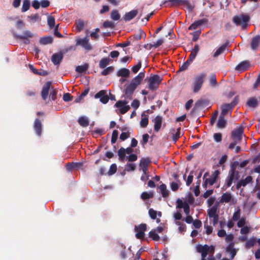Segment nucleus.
<instances>
[{
	"label": "nucleus",
	"instance_id": "f257e3e1",
	"mask_svg": "<svg viewBox=\"0 0 260 260\" xmlns=\"http://www.w3.org/2000/svg\"><path fill=\"white\" fill-rule=\"evenodd\" d=\"M206 76V73H201L196 75L192 82V89L194 93L198 92L201 89Z\"/></svg>",
	"mask_w": 260,
	"mask_h": 260
},
{
	"label": "nucleus",
	"instance_id": "f03ea898",
	"mask_svg": "<svg viewBox=\"0 0 260 260\" xmlns=\"http://www.w3.org/2000/svg\"><path fill=\"white\" fill-rule=\"evenodd\" d=\"M250 20V17L248 14H242L236 15L233 18V22L236 25L241 26L243 29L247 27V23Z\"/></svg>",
	"mask_w": 260,
	"mask_h": 260
},
{
	"label": "nucleus",
	"instance_id": "7ed1b4c3",
	"mask_svg": "<svg viewBox=\"0 0 260 260\" xmlns=\"http://www.w3.org/2000/svg\"><path fill=\"white\" fill-rule=\"evenodd\" d=\"M138 85H139L134 82L133 80L131 81L130 84L127 86L124 90V97L125 99L128 100L132 99L133 93Z\"/></svg>",
	"mask_w": 260,
	"mask_h": 260
},
{
	"label": "nucleus",
	"instance_id": "20e7f679",
	"mask_svg": "<svg viewBox=\"0 0 260 260\" xmlns=\"http://www.w3.org/2000/svg\"><path fill=\"white\" fill-rule=\"evenodd\" d=\"M168 3L171 4V6L183 5L186 7L189 10L191 11L193 9V7L187 0H169ZM167 3V1L164 2V5Z\"/></svg>",
	"mask_w": 260,
	"mask_h": 260
},
{
	"label": "nucleus",
	"instance_id": "39448f33",
	"mask_svg": "<svg viewBox=\"0 0 260 260\" xmlns=\"http://www.w3.org/2000/svg\"><path fill=\"white\" fill-rule=\"evenodd\" d=\"M89 41V39L87 36L84 38H78L76 40V46H81L87 51L91 50L92 47Z\"/></svg>",
	"mask_w": 260,
	"mask_h": 260
},
{
	"label": "nucleus",
	"instance_id": "423d86ee",
	"mask_svg": "<svg viewBox=\"0 0 260 260\" xmlns=\"http://www.w3.org/2000/svg\"><path fill=\"white\" fill-rule=\"evenodd\" d=\"M159 78V76L157 75H154L150 77L149 79L148 88L152 90L156 89L160 83L161 80Z\"/></svg>",
	"mask_w": 260,
	"mask_h": 260
},
{
	"label": "nucleus",
	"instance_id": "0eeeda50",
	"mask_svg": "<svg viewBox=\"0 0 260 260\" xmlns=\"http://www.w3.org/2000/svg\"><path fill=\"white\" fill-rule=\"evenodd\" d=\"M127 103L128 102L125 100H120L115 103L114 106L119 108V111L120 114H124L130 109V106L127 105Z\"/></svg>",
	"mask_w": 260,
	"mask_h": 260
},
{
	"label": "nucleus",
	"instance_id": "6e6552de",
	"mask_svg": "<svg viewBox=\"0 0 260 260\" xmlns=\"http://www.w3.org/2000/svg\"><path fill=\"white\" fill-rule=\"evenodd\" d=\"M239 172L235 170V169L232 168L230 172L229 176L226 178L225 185L226 188L229 187L231 186L233 180L236 178L238 179Z\"/></svg>",
	"mask_w": 260,
	"mask_h": 260
},
{
	"label": "nucleus",
	"instance_id": "1a4fd4ad",
	"mask_svg": "<svg viewBox=\"0 0 260 260\" xmlns=\"http://www.w3.org/2000/svg\"><path fill=\"white\" fill-rule=\"evenodd\" d=\"M146 228L147 225L145 223H141L138 226L136 225L135 227V230L136 232V237L139 239L143 238Z\"/></svg>",
	"mask_w": 260,
	"mask_h": 260
},
{
	"label": "nucleus",
	"instance_id": "9d476101",
	"mask_svg": "<svg viewBox=\"0 0 260 260\" xmlns=\"http://www.w3.org/2000/svg\"><path fill=\"white\" fill-rule=\"evenodd\" d=\"M94 97L96 99L99 98L100 102L104 104H107L109 100V98L107 94V91L105 90H102L96 93Z\"/></svg>",
	"mask_w": 260,
	"mask_h": 260
},
{
	"label": "nucleus",
	"instance_id": "9b49d317",
	"mask_svg": "<svg viewBox=\"0 0 260 260\" xmlns=\"http://www.w3.org/2000/svg\"><path fill=\"white\" fill-rule=\"evenodd\" d=\"M243 133V127H239L232 132V137L233 140L240 142L242 139V135Z\"/></svg>",
	"mask_w": 260,
	"mask_h": 260
},
{
	"label": "nucleus",
	"instance_id": "f8f14e48",
	"mask_svg": "<svg viewBox=\"0 0 260 260\" xmlns=\"http://www.w3.org/2000/svg\"><path fill=\"white\" fill-rule=\"evenodd\" d=\"M65 52L60 51L58 53H54L51 56V61L55 65H59L63 57Z\"/></svg>",
	"mask_w": 260,
	"mask_h": 260
},
{
	"label": "nucleus",
	"instance_id": "ddd939ff",
	"mask_svg": "<svg viewBox=\"0 0 260 260\" xmlns=\"http://www.w3.org/2000/svg\"><path fill=\"white\" fill-rule=\"evenodd\" d=\"M210 246L208 245H204V246L199 245L197 247V250L199 252L201 253L202 259H206V257L210 251Z\"/></svg>",
	"mask_w": 260,
	"mask_h": 260
},
{
	"label": "nucleus",
	"instance_id": "4468645a",
	"mask_svg": "<svg viewBox=\"0 0 260 260\" xmlns=\"http://www.w3.org/2000/svg\"><path fill=\"white\" fill-rule=\"evenodd\" d=\"M51 82L50 81H48L43 85L42 87L41 94L42 99L44 101H46L47 99L49 91L51 87Z\"/></svg>",
	"mask_w": 260,
	"mask_h": 260
},
{
	"label": "nucleus",
	"instance_id": "2eb2a0df",
	"mask_svg": "<svg viewBox=\"0 0 260 260\" xmlns=\"http://www.w3.org/2000/svg\"><path fill=\"white\" fill-rule=\"evenodd\" d=\"M42 127L43 125L41 120L39 119L36 118L34 123V129L36 134L39 137H40L42 135Z\"/></svg>",
	"mask_w": 260,
	"mask_h": 260
},
{
	"label": "nucleus",
	"instance_id": "dca6fc26",
	"mask_svg": "<svg viewBox=\"0 0 260 260\" xmlns=\"http://www.w3.org/2000/svg\"><path fill=\"white\" fill-rule=\"evenodd\" d=\"M83 164L80 162H69L66 164V168L68 171L71 172L73 170H78L81 168Z\"/></svg>",
	"mask_w": 260,
	"mask_h": 260
},
{
	"label": "nucleus",
	"instance_id": "f3484780",
	"mask_svg": "<svg viewBox=\"0 0 260 260\" xmlns=\"http://www.w3.org/2000/svg\"><path fill=\"white\" fill-rule=\"evenodd\" d=\"M151 160L148 158H142L140 161V171L142 170L143 172H146L148 170V166L150 163Z\"/></svg>",
	"mask_w": 260,
	"mask_h": 260
},
{
	"label": "nucleus",
	"instance_id": "a211bd4d",
	"mask_svg": "<svg viewBox=\"0 0 260 260\" xmlns=\"http://www.w3.org/2000/svg\"><path fill=\"white\" fill-rule=\"evenodd\" d=\"M219 174V171L218 170L215 171L211 175L210 178L206 179L204 185L206 186L207 184H209L210 185H212L215 182Z\"/></svg>",
	"mask_w": 260,
	"mask_h": 260
},
{
	"label": "nucleus",
	"instance_id": "6ab92c4d",
	"mask_svg": "<svg viewBox=\"0 0 260 260\" xmlns=\"http://www.w3.org/2000/svg\"><path fill=\"white\" fill-rule=\"evenodd\" d=\"M234 108V104H224L222 105L221 106V113L220 115L222 116H225L229 112H231Z\"/></svg>",
	"mask_w": 260,
	"mask_h": 260
},
{
	"label": "nucleus",
	"instance_id": "aec40b11",
	"mask_svg": "<svg viewBox=\"0 0 260 260\" xmlns=\"http://www.w3.org/2000/svg\"><path fill=\"white\" fill-rule=\"evenodd\" d=\"M138 14V11L137 10H133L129 12L126 13L123 18L125 22L129 21L134 18Z\"/></svg>",
	"mask_w": 260,
	"mask_h": 260
},
{
	"label": "nucleus",
	"instance_id": "412c9836",
	"mask_svg": "<svg viewBox=\"0 0 260 260\" xmlns=\"http://www.w3.org/2000/svg\"><path fill=\"white\" fill-rule=\"evenodd\" d=\"M234 247V243L233 242H231L226 248V251L230 253L231 259H233L234 258L237 252V250Z\"/></svg>",
	"mask_w": 260,
	"mask_h": 260
},
{
	"label": "nucleus",
	"instance_id": "4be33fe9",
	"mask_svg": "<svg viewBox=\"0 0 260 260\" xmlns=\"http://www.w3.org/2000/svg\"><path fill=\"white\" fill-rule=\"evenodd\" d=\"M218 206L219 203L216 202L210 209L208 210V214L210 218L218 215L217 213Z\"/></svg>",
	"mask_w": 260,
	"mask_h": 260
},
{
	"label": "nucleus",
	"instance_id": "5701e85b",
	"mask_svg": "<svg viewBox=\"0 0 260 260\" xmlns=\"http://www.w3.org/2000/svg\"><path fill=\"white\" fill-rule=\"evenodd\" d=\"M249 67V62L247 60H245L240 62L237 65L235 69L239 71H243L246 70Z\"/></svg>",
	"mask_w": 260,
	"mask_h": 260
},
{
	"label": "nucleus",
	"instance_id": "b1692460",
	"mask_svg": "<svg viewBox=\"0 0 260 260\" xmlns=\"http://www.w3.org/2000/svg\"><path fill=\"white\" fill-rule=\"evenodd\" d=\"M252 177L250 176L246 177L245 179L241 180V181L238 182L236 185V188L237 189H239L241 186H245L247 184L252 181Z\"/></svg>",
	"mask_w": 260,
	"mask_h": 260
},
{
	"label": "nucleus",
	"instance_id": "393cba45",
	"mask_svg": "<svg viewBox=\"0 0 260 260\" xmlns=\"http://www.w3.org/2000/svg\"><path fill=\"white\" fill-rule=\"evenodd\" d=\"M153 121L154 123V131L156 132H157L160 129L161 125V122H162L161 117L160 116H156L154 119V120Z\"/></svg>",
	"mask_w": 260,
	"mask_h": 260
},
{
	"label": "nucleus",
	"instance_id": "a878e982",
	"mask_svg": "<svg viewBox=\"0 0 260 260\" xmlns=\"http://www.w3.org/2000/svg\"><path fill=\"white\" fill-rule=\"evenodd\" d=\"M260 42V36L257 35L255 37L253 38L251 42V47L253 50L257 49L259 43Z\"/></svg>",
	"mask_w": 260,
	"mask_h": 260
},
{
	"label": "nucleus",
	"instance_id": "bb28decb",
	"mask_svg": "<svg viewBox=\"0 0 260 260\" xmlns=\"http://www.w3.org/2000/svg\"><path fill=\"white\" fill-rule=\"evenodd\" d=\"M23 34V35H15V37L16 39L22 40L27 39L28 38H32L34 36L33 34L29 30L24 31Z\"/></svg>",
	"mask_w": 260,
	"mask_h": 260
},
{
	"label": "nucleus",
	"instance_id": "cd10ccee",
	"mask_svg": "<svg viewBox=\"0 0 260 260\" xmlns=\"http://www.w3.org/2000/svg\"><path fill=\"white\" fill-rule=\"evenodd\" d=\"M200 47L198 44H196L194 46L193 49L191 50V53L189 55L188 58H189V61H193V59L196 58L198 52L199 51Z\"/></svg>",
	"mask_w": 260,
	"mask_h": 260
},
{
	"label": "nucleus",
	"instance_id": "c85d7f7f",
	"mask_svg": "<svg viewBox=\"0 0 260 260\" xmlns=\"http://www.w3.org/2000/svg\"><path fill=\"white\" fill-rule=\"evenodd\" d=\"M75 29L77 32H80L82 30L85 26V22L84 21L79 19L76 21L75 23Z\"/></svg>",
	"mask_w": 260,
	"mask_h": 260
},
{
	"label": "nucleus",
	"instance_id": "c756f323",
	"mask_svg": "<svg viewBox=\"0 0 260 260\" xmlns=\"http://www.w3.org/2000/svg\"><path fill=\"white\" fill-rule=\"evenodd\" d=\"M53 42V38L51 36H45L40 38L39 43L42 45L51 44Z\"/></svg>",
	"mask_w": 260,
	"mask_h": 260
},
{
	"label": "nucleus",
	"instance_id": "7c9ffc66",
	"mask_svg": "<svg viewBox=\"0 0 260 260\" xmlns=\"http://www.w3.org/2000/svg\"><path fill=\"white\" fill-rule=\"evenodd\" d=\"M232 199V196L230 193H224L221 196V198L220 200V202L221 203H229L231 201Z\"/></svg>",
	"mask_w": 260,
	"mask_h": 260
},
{
	"label": "nucleus",
	"instance_id": "2f4dec72",
	"mask_svg": "<svg viewBox=\"0 0 260 260\" xmlns=\"http://www.w3.org/2000/svg\"><path fill=\"white\" fill-rule=\"evenodd\" d=\"M118 77H128L129 76V71L126 68H122L118 70L117 73Z\"/></svg>",
	"mask_w": 260,
	"mask_h": 260
},
{
	"label": "nucleus",
	"instance_id": "473e14b6",
	"mask_svg": "<svg viewBox=\"0 0 260 260\" xmlns=\"http://www.w3.org/2000/svg\"><path fill=\"white\" fill-rule=\"evenodd\" d=\"M246 105L251 108H255L258 106V101L256 98L253 97L248 99Z\"/></svg>",
	"mask_w": 260,
	"mask_h": 260
},
{
	"label": "nucleus",
	"instance_id": "72a5a7b5",
	"mask_svg": "<svg viewBox=\"0 0 260 260\" xmlns=\"http://www.w3.org/2000/svg\"><path fill=\"white\" fill-rule=\"evenodd\" d=\"M162 44V39H159L156 41L152 42V43H150L149 44H147V46H149V49H155L158 48L159 46Z\"/></svg>",
	"mask_w": 260,
	"mask_h": 260
},
{
	"label": "nucleus",
	"instance_id": "f704fd0d",
	"mask_svg": "<svg viewBox=\"0 0 260 260\" xmlns=\"http://www.w3.org/2000/svg\"><path fill=\"white\" fill-rule=\"evenodd\" d=\"M78 123L82 127H87L89 125V120L87 117L81 116L78 119Z\"/></svg>",
	"mask_w": 260,
	"mask_h": 260
},
{
	"label": "nucleus",
	"instance_id": "c9c22d12",
	"mask_svg": "<svg viewBox=\"0 0 260 260\" xmlns=\"http://www.w3.org/2000/svg\"><path fill=\"white\" fill-rule=\"evenodd\" d=\"M228 46V43H225L221 45L219 48L217 49V50L213 54V57H216L221 54H222L224 51L225 50Z\"/></svg>",
	"mask_w": 260,
	"mask_h": 260
},
{
	"label": "nucleus",
	"instance_id": "e433bc0d",
	"mask_svg": "<svg viewBox=\"0 0 260 260\" xmlns=\"http://www.w3.org/2000/svg\"><path fill=\"white\" fill-rule=\"evenodd\" d=\"M224 116L220 115L217 123V126L218 128H223L225 126L226 120L224 118Z\"/></svg>",
	"mask_w": 260,
	"mask_h": 260
},
{
	"label": "nucleus",
	"instance_id": "4c0bfd02",
	"mask_svg": "<svg viewBox=\"0 0 260 260\" xmlns=\"http://www.w3.org/2000/svg\"><path fill=\"white\" fill-rule=\"evenodd\" d=\"M110 59L108 57H104L101 59L99 62V67L104 69L106 67L109 63Z\"/></svg>",
	"mask_w": 260,
	"mask_h": 260
},
{
	"label": "nucleus",
	"instance_id": "58836bf2",
	"mask_svg": "<svg viewBox=\"0 0 260 260\" xmlns=\"http://www.w3.org/2000/svg\"><path fill=\"white\" fill-rule=\"evenodd\" d=\"M145 76L144 72H140L136 77L132 79V80L136 83L137 84L139 85L142 79L144 78Z\"/></svg>",
	"mask_w": 260,
	"mask_h": 260
},
{
	"label": "nucleus",
	"instance_id": "ea45409f",
	"mask_svg": "<svg viewBox=\"0 0 260 260\" xmlns=\"http://www.w3.org/2000/svg\"><path fill=\"white\" fill-rule=\"evenodd\" d=\"M110 17L112 20L117 21L120 19V15L117 10H114L111 12Z\"/></svg>",
	"mask_w": 260,
	"mask_h": 260
},
{
	"label": "nucleus",
	"instance_id": "a19ab883",
	"mask_svg": "<svg viewBox=\"0 0 260 260\" xmlns=\"http://www.w3.org/2000/svg\"><path fill=\"white\" fill-rule=\"evenodd\" d=\"M88 68V64L85 63L82 66H78L76 68L75 71L79 73L85 72Z\"/></svg>",
	"mask_w": 260,
	"mask_h": 260
},
{
	"label": "nucleus",
	"instance_id": "79ce46f5",
	"mask_svg": "<svg viewBox=\"0 0 260 260\" xmlns=\"http://www.w3.org/2000/svg\"><path fill=\"white\" fill-rule=\"evenodd\" d=\"M125 148L123 147H121L118 151V155L119 156V159L123 161H124V158L125 157Z\"/></svg>",
	"mask_w": 260,
	"mask_h": 260
},
{
	"label": "nucleus",
	"instance_id": "37998d69",
	"mask_svg": "<svg viewBox=\"0 0 260 260\" xmlns=\"http://www.w3.org/2000/svg\"><path fill=\"white\" fill-rule=\"evenodd\" d=\"M30 8V2L29 0H24L21 8L22 12H25L29 10Z\"/></svg>",
	"mask_w": 260,
	"mask_h": 260
},
{
	"label": "nucleus",
	"instance_id": "c03bdc74",
	"mask_svg": "<svg viewBox=\"0 0 260 260\" xmlns=\"http://www.w3.org/2000/svg\"><path fill=\"white\" fill-rule=\"evenodd\" d=\"M149 236L154 241H158L159 237L156 232L155 230H152L149 233Z\"/></svg>",
	"mask_w": 260,
	"mask_h": 260
},
{
	"label": "nucleus",
	"instance_id": "a18cd8bd",
	"mask_svg": "<svg viewBox=\"0 0 260 260\" xmlns=\"http://www.w3.org/2000/svg\"><path fill=\"white\" fill-rule=\"evenodd\" d=\"M192 62V60L189 61V58H188L187 60L184 62L181 66H180L179 71H183L187 69L189 65Z\"/></svg>",
	"mask_w": 260,
	"mask_h": 260
},
{
	"label": "nucleus",
	"instance_id": "49530a36",
	"mask_svg": "<svg viewBox=\"0 0 260 260\" xmlns=\"http://www.w3.org/2000/svg\"><path fill=\"white\" fill-rule=\"evenodd\" d=\"M47 23L50 28H52L55 26V18L50 15L47 17Z\"/></svg>",
	"mask_w": 260,
	"mask_h": 260
},
{
	"label": "nucleus",
	"instance_id": "de8ad7c7",
	"mask_svg": "<svg viewBox=\"0 0 260 260\" xmlns=\"http://www.w3.org/2000/svg\"><path fill=\"white\" fill-rule=\"evenodd\" d=\"M117 166L115 164H113L111 165L110 169L107 173L109 176L114 174L117 171Z\"/></svg>",
	"mask_w": 260,
	"mask_h": 260
},
{
	"label": "nucleus",
	"instance_id": "09e8293b",
	"mask_svg": "<svg viewBox=\"0 0 260 260\" xmlns=\"http://www.w3.org/2000/svg\"><path fill=\"white\" fill-rule=\"evenodd\" d=\"M89 91V88L85 89L81 93L79 98L75 100V102L77 103L80 102V100H81L84 97H85L88 93Z\"/></svg>",
	"mask_w": 260,
	"mask_h": 260
},
{
	"label": "nucleus",
	"instance_id": "8fccbe9b",
	"mask_svg": "<svg viewBox=\"0 0 260 260\" xmlns=\"http://www.w3.org/2000/svg\"><path fill=\"white\" fill-rule=\"evenodd\" d=\"M181 202L182 206H180V208H183L184 212L186 214V215H189V213H190L189 206L187 203L183 204L182 201H181Z\"/></svg>",
	"mask_w": 260,
	"mask_h": 260
},
{
	"label": "nucleus",
	"instance_id": "3c124183",
	"mask_svg": "<svg viewBox=\"0 0 260 260\" xmlns=\"http://www.w3.org/2000/svg\"><path fill=\"white\" fill-rule=\"evenodd\" d=\"M119 246L122 249L120 252V256L122 258L125 259L126 258L125 248L126 246L122 243H119L118 244Z\"/></svg>",
	"mask_w": 260,
	"mask_h": 260
},
{
	"label": "nucleus",
	"instance_id": "603ef678",
	"mask_svg": "<svg viewBox=\"0 0 260 260\" xmlns=\"http://www.w3.org/2000/svg\"><path fill=\"white\" fill-rule=\"evenodd\" d=\"M209 82L211 86H214L217 84L216 76L214 74H212L209 76Z\"/></svg>",
	"mask_w": 260,
	"mask_h": 260
},
{
	"label": "nucleus",
	"instance_id": "864d4df0",
	"mask_svg": "<svg viewBox=\"0 0 260 260\" xmlns=\"http://www.w3.org/2000/svg\"><path fill=\"white\" fill-rule=\"evenodd\" d=\"M255 243H256V241L254 239H253V238L250 239L246 242V244H245V247L247 249L250 248V247H252V246H253L254 245V244H255Z\"/></svg>",
	"mask_w": 260,
	"mask_h": 260
},
{
	"label": "nucleus",
	"instance_id": "5fc2aeb1",
	"mask_svg": "<svg viewBox=\"0 0 260 260\" xmlns=\"http://www.w3.org/2000/svg\"><path fill=\"white\" fill-rule=\"evenodd\" d=\"M118 131L114 130L112 132L111 140L112 144H114L116 142L117 139L118 138Z\"/></svg>",
	"mask_w": 260,
	"mask_h": 260
},
{
	"label": "nucleus",
	"instance_id": "6e6d98bb",
	"mask_svg": "<svg viewBox=\"0 0 260 260\" xmlns=\"http://www.w3.org/2000/svg\"><path fill=\"white\" fill-rule=\"evenodd\" d=\"M241 212L240 210L239 209L234 213L232 220L233 221H237L240 219Z\"/></svg>",
	"mask_w": 260,
	"mask_h": 260
},
{
	"label": "nucleus",
	"instance_id": "4d7b16f0",
	"mask_svg": "<svg viewBox=\"0 0 260 260\" xmlns=\"http://www.w3.org/2000/svg\"><path fill=\"white\" fill-rule=\"evenodd\" d=\"M152 194L151 193H148L147 192H143L141 194V198L143 200H147L152 197Z\"/></svg>",
	"mask_w": 260,
	"mask_h": 260
},
{
	"label": "nucleus",
	"instance_id": "13d9d810",
	"mask_svg": "<svg viewBox=\"0 0 260 260\" xmlns=\"http://www.w3.org/2000/svg\"><path fill=\"white\" fill-rule=\"evenodd\" d=\"M114 70V68L112 66L109 67L106 69H105L102 72V75L104 76H106L109 74L110 73L112 72Z\"/></svg>",
	"mask_w": 260,
	"mask_h": 260
},
{
	"label": "nucleus",
	"instance_id": "bf43d9fd",
	"mask_svg": "<svg viewBox=\"0 0 260 260\" xmlns=\"http://www.w3.org/2000/svg\"><path fill=\"white\" fill-rule=\"evenodd\" d=\"M130 137V133L127 131L126 132H122L120 135V139L121 141H124Z\"/></svg>",
	"mask_w": 260,
	"mask_h": 260
},
{
	"label": "nucleus",
	"instance_id": "052dcab7",
	"mask_svg": "<svg viewBox=\"0 0 260 260\" xmlns=\"http://www.w3.org/2000/svg\"><path fill=\"white\" fill-rule=\"evenodd\" d=\"M136 169V165L134 164H127L125 166V170L127 172L134 171Z\"/></svg>",
	"mask_w": 260,
	"mask_h": 260
},
{
	"label": "nucleus",
	"instance_id": "680f3d73",
	"mask_svg": "<svg viewBox=\"0 0 260 260\" xmlns=\"http://www.w3.org/2000/svg\"><path fill=\"white\" fill-rule=\"evenodd\" d=\"M148 213H149V215L150 217L152 219H156L157 212L155 210H154L153 209L151 208V209H150L149 210Z\"/></svg>",
	"mask_w": 260,
	"mask_h": 260
},
{
	"label": "nucleus",
	"instance_id": "e2e57ef3",
	"mask_svg": "<svg viewBox=\"0 0 260 260\" xmlns=\"http://www.w3.org/2000/svg\"><path fill=\"white\" fill-rule=\"evenodd\" d=\"M28 18H29L31 21L34 22L39 21L41 19L38 14H31V15L28 16Z\"/></svg>",
	"mask_w": 260,
	"mask_h": 260
},
{
	"label": "nucleus",
	"instance_id": "0e129e2a",
	"mask_svg": "<svg viewBox=\"0 0 260 260\" xmlns=\"http://www.w3.org/2000/svg\"><path fill=\"white\" fill-rule=\"evenodd\" d=\"M180 128L177 129V132L175 134H173L172 138L174 142H176L177 139L180 137Z\"/></svg>",
	"mask_w": 260,
	"mask_h": 260
},
{
	"label": "nucleus",
	"instance_id": "69168bd1",
	"mask_svg": "<svg viewBox=\"0 0 260 260\" xmlns=\"http://www.w3.org/2000/svg\"><path fill=\"white\" fill-rule=\"evenodd\" d=\"M148 124V118L147 117H143L140 121V125L142 127H146Z\"/></svg>",
	"mask_w": 260,
	"mask_h": 260
},
{
	"label": "nucleus",
	"instance_id": "338daca9",
	"mask_svg": "<svg viewBox=\"0 0 260 260\" xmlns=\"http://www.w3.org/2000/svg\"><path fill=\"white\" fill-rule=\"evenodd\" d=\"M193 172H191L187 177V180L186 181V184L187 186H189L190 184L192 183L193 180Z\"/></svg>",
	"mask_w": 260,
	"mask_h": 260
},
{
	"label": "nucleus",
	"instance_id": "774afa93",
	"mask_svg": "<svg viewBox=\"0 0 260 260\" xmlns=\"http://www.w3.org/2000/svg\"><path fill=\"white\" fill-rule=\"evenodd\" d=\"M246 223V218L245 217H242L240 218L238 223H237V226L239 228H242L244 226V225Z\"/></svg>",
	"mask_w": 260,
	"mask_h": 260
}]
</instances>
